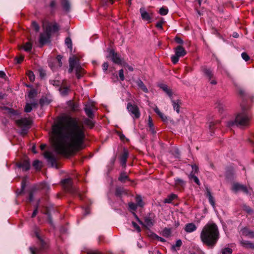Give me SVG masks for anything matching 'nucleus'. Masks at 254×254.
<instances>
[{
    "mask_svg": "<svg viewBox=\"0 0 254 254\" xmlns=\"http://www.w3.org/2000/svg\"><path fill=\"white\" fill-rule=\"evenodd\" d=\"M85 138V128L76 118L64 117L52 126L51 139L58 154L70 155L80 150Z\"/></svg>",
    "mask_w": 254,
    "mask_h": 254,
    "instance_id": "obj_1",
    "label": "nucleus"
},
{
    "mask_svg": "<svg viewBox=\"0 0 254 254\" xmlns=\"http://www.w3.org/2000/svg\"><path fill=\"white\" fill-rule=\"evenodd\" d=\"M200 238L203 244L208 246L214 247L219 238L217 226L213 222L206 224L202 229Z\"/></svg>",
    "mask_w": 254,
    "mask_h": 254,
    "instance_id": "obj_2",
    "label": "nucleus"
},
{
    "mask_svg": "<svg viewBox=\"0 0 254 254\" xmlns=\"http://www.w3.org/2000/svg\"><path fill=\"white\" fill-rule=\"evenodd\" d=\"M242 111L236 116L235 121H230L227 123V126L231 127L234 125L240 127H246L250 125L251 116L248 112L249 107L241 105Z\"/></svg>",
    "mask_w": 254,
    "mask_h": 254,
    "instance_id": "obj_3",
    "label": "nucleus"
},
{
    "mask_svg": "<svg viewBox=\"0 0 254 254\" xmlns=\"http://www.w3.org/2000/svg\"><path fill=\"white\" fill-rule=\"evenodd\" d=\"M44 32L40 36L39 42L43 45L49 42L52 32H56L59 30V27L57 24L53 25L50 24L43 25Z\"/></svg>",
    "mask_w": 254,
    "mask_h": 254,
    "instance_id": "obj_4",
    "label": "nucleus"
},
{
    "mask_svg": "<svg viewBox=\"0 0 254 254\" xmlns=\"http://www.w3.org/2000/svg\"><path fill=\"white\" fill-rule=\"evenodd\" d=\"M69 73H71L73 70L75 69L77 77L80 78L84 74V70L80 66L78 58L75 56L70 57L69 59Z\"/></svg>",
    "mask_w": 254,
    "mask_h": 254,
    "instance_id": "obj_5",
    "label": "nucleus"
},
{
    "mask_svg": "<svg viewBox=\"0 0 254 254\" xmlns=\"http://www.w3.org/2000/svg\"><path fill=\"white\" fill-rule=\"evenodd\" d=\"M16 125L21 128L20 134L25 135L31 125V120L27 118H22L15 121Z\"/></svg>",
    "mask_w": 254,
    "mask_h": 254,
    "instance_id": "obj_6",
    "label": "nucleus"
},
{
    "mask_svg": "<svg viewBox=\"0 0 254 254\" xmlns=\"http://www.w3.org/2000/svg\"><path fill=\"white\" fill-rule=\"evenodd\" d=\"M175 54L171 56V61L174 64L178 63L179 58L184 56L186 52L184 48L181 46H177L175 50Z\"/></svg>",
    "mask_w": 254,
    "mask_h": 254,
    "instance_id": "obj_7",
    "label": "nucleus"
},
{
    "mask_svg": "<svg viewBox=\"0 0 254 254\" xmlns=\"http://www.w3.org/2000/svg\"><path fill=\"white\" fill-rule=\"evenodd\" d=\"M36 236L40 241V244L41 245L40 248L39 249L35 248V247H30L29 250L30 251L31 254H40L42 250L46 248V243L43 241V240L40 238L39 232L36 230L35 232Z\"/></svg>",
    "mask_w": 254,
    "mask_h": 254,
    "instance_id": "obj_8",
    "label": "nucleus"
},
{
    "mask_svg": "<svg viewBox=\"0 0 254 254\" xmlns=\"http://www.w3.org/2000/svg\"><path fill=\"white\" fill-rule=\"evenodd\" d=\"M64 190L71 193L76 191V189L72 186V180L70 179H64L62 182Z\"/></svg>",
    "mask_w": 254,
    "mask_h": 254,
    "instance_id": "obj_9",
    "label": "nucleus"
},
{
    "mask_svg": "<svg viewBox=\"0 0 254 254\" xmlns=\"http://www.w3.org/2000/svg\"><path fill=\"white\" fill-rule=\"evenodd\" d=\"M127 109L131 115L133 116V118L138 119L140 117V114L139 108L136 105L129 103L127 105Z\"/></svg>",
    "mask_w": 254,
    "mask_h": 254,
    "instance_id": "obj_10",
    "label": "nucleus"
},
{
    "mask_svg": "<svg viewBox=\"0 0 254 254\" xmlns=\"http://www.w3.org/2000/svg\"><path fill=\"white\" fill-rule=\"evenodd\" d=\"M96 110L97 109L95 107L94 104L92 102L87 103L85 105L84 108V110L87 116L91 119H92L94 117V115L93 111Z\"/></svg>",
    "mask_w": 254,
    "mask_h": 254,
    "instance_id": "obj_11",
    "label": "nucleus"
},
{
    "mask_svg": "<svg viewBox=\"0 0 254 254\" xmlns=\"http://www.w3.org/2000/svg\"><path fill=\"white\" fill-rule=\"evenodd\" d=\"M44 156L52 167L56 166V160L57 158L56 155L53 152L46 151L44 154Z\"/></svg>",
    "mask_w": 254,
    "mask_h": 254,
    "instance_id": "obj_12",
    "label": "nucleus"
},
{
    "mask_svg": "<svg viewBox=\"0 0 254 254\" xmlns=\"http://www.w3.org/2000/svg\"><path fill=\"white\" fill-rule=\"evenodd\" d=\"M109 53L108 57L110 58L115 64H122V60L121 56L118 53H116L113 50H109Z\"/></svg>",
    "mask_w": 254,
    "mask_h": 254,
    "instance_id": "obj_13",
    "label": "nucleus"
},
{
    "mask_svg": "<svg viewBox=\"0 0 254 254\" xmlns=\"http://www.w3.org/2000/svg\"><path fill=\"white\" fill-rule=\"evenodd\" d=\"M232 190L236 192L241 190L246 194H248L250 192L249 190L245 186L240 184L239 183H234L233 185Z\"/></svg>",
    "mask_w": 254,
    "mask_h": 254,
    "instance_id": "obj_14",
    "label": "nucleus"
},
{
    "mask_svg": "<svg viewBox=\"0 0 254 254\" xmlns=\"http://www.w3.org/2000/svg\"><path fill=\"white\" fill-rule=\"evenodd\" d=\"M139 11L142 19L144 21H147L148 23L151 22V14L147 12L143 7L140 8Z\"/></svg>",
    "mask_w": 254,
    "mask_h": 254,
    "instance_id": "obj_15",
    "label": "nucleus"
},
{
    "mask_svg": "<svg viewBox=\"0 0 254 254\" xmlns=\"http://www.w3.org/2000/svg\"><path fill=\"white\" fill-rule=\"evenodd\" d=\"M241 235L243 236L249 238H254V231L250 230L247 227H245L241 230Z\"/></svg>",
    "mask_w": 254,
    "mask_h": 254,
    "instance_id": "obj_16",
    "label": "nucleus"
},
{
    "mask_svg": "<svg viewBox=\"0 0 254 254\" xmlns=\"http://www.w3.org/2000/svg\"><path fill=\"white\" fill-rule=\"evenodd\" d=\"M240 243L241 246L245 249H251L254 250V243L249 241L242 239L240 241Z\"/></svg>",
    "mask_w": 254,
    "mask_h": 254,
    "instance_id": "obj_17",
    "label": "nucleus"
},
{
    "mask_svg": "<svg viewBox=\"0 0 254 254\" xmlns=\"http://www.w3.org/2000/svg\"><path fill=\"white\" fill-rule=\"evenodd\" d=\"M19 168H21L24 171L28 170L30 168V163L28 160H24L21 162L18 163L16 165Z\"/></svg>",
    "mask_w": 254,
    "mask_h": 254,
    "instance_id": "obj_18",
    "label": "nucleus"
},
{
    "mask_svg": "<svg viewBox=\"0 0 254 254\" xmlns=\"http://www.w3.org/2000/svg\"><path fill=\"white\" fill-rule=\"evenodd\" d=\"M202 70L207 79H211L214 77L213 72L210 68L203 67Z\"/></svg>",
    "mask_w": 254,
    "mask_h": 254,
    "instance_id": "obj_19",
    "label": "nucleus"
},
{
    "mask_svg": "<svg viewBox=\"0 0 254 254\" xmlns=\"http://www.w3.org/2000/svg\"><path fill=\"white\" fill-rule=\"evenodd\" d=\"M197 229L196 226L193 223H188L185 225L184 228L187 233H191L195 231Z\"/></svg>",
    "mask_w": 254,
    "mask_h": 254,
    "instance_id": "obj_20",
    "label": "nucleus"
},
{
    "mask_svg": "<svg viewBox=\"0 0 254 254\" xmlns=\"http://www.w3.org/2000/svg\"><path fill=\"white\" fill-rule=\"evenodd\" d=\"M206 196L208 197L209 201L211 205L212 206V207L214 208L215 207L214 198L212 195L210 190L208 188H206Z\"/></svg>",
    "mask_w": 254,
    "mask_h": 254,
    "instance_id": "obj_21",
    "label": "nucleus"
},
{
    "mask_svg": "<svg viewBox=\"0 0 254 254\" xmlns=\"http://www.w3.org/2000/svg\"><path fill=\"white\" fill-rule=\"evenodd\" d=\"M137 219L140 224L144 225L145 227H151L153 224L152 220L149 217L145 218L144 224H143V223L142 222H141L137 217Z\"/></svg>",
    "mask_w": 254,
    "mask_h": 254,
    "instance_id": "obj_22",
    "label": "nucleus"
},
{
    "mask_svg": "<svg viewBox=\"0 0 254 254\" xmlns=\"http://www.w3.org/2000/svg\"><path fill=\"white\" fill-rule=\"evenodd\" d=\"M175 186L177 189L183 188L185 186V182L181 179H176L175 180Z\"/></svg>",
    "mask_w": 254,
    "mask_h": 254,
    "instance_id": "obj_23",
    "label": "nucleus"
},
{
    "mask_svg": "<svg viewBox=\"0 0 254 254\" xmlns=\"http://www.w3.org/2000/svg\"><path fill=\"white\" fill-rule=\"evenodd\" d=\"M128 154L127 151V150H124V151L120 158L121 163L122 166H126V162H127V160L128 157Z\"/></svg>",
    "mask_w": 254,
    "mask_h": 254,
    "instance_id": "obj_24",
    "label": "nucleus"
},
{
    "mask_svg": "<svg viewBox=\"0 0 254 254\" xmlns=\"http://www.w3.org/2000/svg\"><path fill=\"white\" fill-rule=\"evenodd\" d=\"M170 99L172 101L174 110H175L177 113H179L180 105V101L179 100H174L173 99V97L171 98Z\"/></svg>",
    "mask_w": 254,
    "mask_h": 254,
    "instance_id": "obj_25",
    "label": "nucleus"
},
{
    "mask_svg": "<svg viewBox=\"0 0 254 254\" xmlns=\"http://www.w3.org/2000/svg\"><path fill=\"white\" fill-rule=\"evenodd\" d=\"M160 88H161L165 93H166L169 97L171 98L172 97V91L170 88L165 84H161L160 85Z\"/></svg>",
    "mask_w": 254,
    "mask_h": 254,
    "instance_id": "obj_26",
    "label": "nucleus"
},
{
    "mask_svg": "<svg viewBox=\"0 0 254 254\" xmlns=\"http://www.w3.org/2000/svg\"><path fill=\"white\" fill-rule=\"evenodd\" d=\"M5 113L8 114L11 117L18 115L19 114L17 111H15L13 109L8 108L5 109Z\"/></svg>",
    "mask_w": 254,
    "mask_h": 254,
    "instance_id": "obj_27",
    "label": "nucleus"
},
{
    "mask_svg": "<svg viewBox=\"0 0 254 254\" xmlns=\"http://www.w3.org/2000/svg\"><path fill=\"white\" fill-rule=\"evenodd\" d=\"M62 5L64 10L68 11L70 8V4L68 0H62Z\"/></svg>",
    "mask_w": 254,
    "mask_h": 254,
    "instance_id": "obj_28",
    "label": "nucleus"
},
{
    "mask_svg": "<svg viewBox=\"0 0 254 254\" xmlns=\"http://www.w3.org/2000/svg\"><path fill=\"white\" fill-rule=\"evenodd\" d=\"M136 84L138 85V86L144 92L147 93L148 92V89L145 86V85L144 84L143 82L140 80L138 79L136 81Z\"/></svg>",
    "mask_w": 254,
    "mask_h": 254,
    "instance_id": "obj_29",
    "label": "nucleus"
},
{
    "mask_svg": "<svg viewBox=\"0 0 254 254\" xmlns=\"http://www.w3.org/2000/svg\"><path fill=\"white\" fill-rule=\"evenodd\" d=\"M154 112L159 116V117L164 122L167 120V117L161 113L157 107H156L154 109Z\"/></svg>",
    "mask_w": 254,
    "mask_h": 254,
    "instance_id": "obj_30",
    "label": "nucleus"
},
{
    "mask_svg": "<svg viewBox=\"0 0 254 254\" xmlns=\"http://www.w3.org/2000/svg\"><path fill=\"white\" fill-rule=\"evenodd\" d=\"M177 196L175 194H171L169 195H168L164 200V202L165 203H171L172 200L175 199L176 198H177Z\"/></svg>",
    "mask_w": 254,
    "mask_h": 254,
    "instance_id": "obj_31",
    "label": "nucleus"
},
{
    "mask_svg": "<svg viewBox=\"0 0 254 254\" xmlns=\"http://www.w3.org/2000/svg\"><path fill=\"white\" fill-rule=\"evenodd\" d=\"M137 206H138V205L136 204H135L134 203H132V202H130V203H128V207H129V210L131 211H132L133 212V215L137 218V216L135 214V213L134 212V211L136 210V208H137Z\"/></svg>",
    "mask_w": 254,
    "mask_h": 254,
    "instance_id": "obj_32",
    "label": "nucleus"
},
{
    "mask_svg": "<svg viewBox=\"0 0 254 254\" xmlns=\"http://www.w3.org/2000/svg\"><path fill=\"white\" fill-rule=\"evenodd\" d=\"M189 178L190 180H193V181L198 185H200V183L199 182V180L198 178L194 175V174H192V173H191L190 175L189 176Z\"/></svg>",
    "mask_w": 254,
    "mask_h": 254,
    "instance_id": "obj_33",
    "label": "nucleus"
},
{
    "mask_svg": "<svg viewBox=\"0 0 254 254\" xmlns=\"http://www.w3.org/2000/svg\"><path fill=\"white\" fill-rule=\"evenodd\" d=\"M84 124L90 128H93L94 126V123L93 121L89 119H86L84 121Z\"/></svg>",
    "mask_w": 254,
    "mask_h": 254,
    "instance_id": "obj_34",
    "label": "nucleus"
},
{
    "mask_svg": "<svg viewBox=\"0 0 254 254\" xmlns=\"http://www.w3.org/2000/svg\"><path fill=\"white\" fill-rule=\"evenodd\" d=\"M69 88L68 87H62L60 88V91L62 95H66L68 94Z\"/></svg>",
    "mask_w": 254,
    "mask_h": 254,
    "instance_id": "obj_35",
    "label": "nucleus"
},
{
    "mask_svg": "<svg viewBox=\"0 0 254 254\" xmlns=\"http://www.w3.org/2000/svg\"><path fill=\"white\" fill-rule=\"evenodd\" d=\"M135 200L138 206L142 207L144 205V203L140 196L137 195L135 197Z\"/></svg>",
    "mask_w": 254,
    "mask_h": 254,
    "instance_id": "obj_36",
    "label": "nucleus"
},
{
    "mask_svg": "<svg viewBox=\"0 0 254 254\" xmlns=\"http://www.w3.org/2000/svg\"><path fill=\"white\" fill-rule=\"evenodd\" d=\"M127 179L128 176L125 173H121L120 177L119 178V181L122 182H125Z\"/></svg>",
    "mask_w": 254,
    "mask_h": 254,
    "instance_id": "obj_37",
    "label": "nucleus"
},
{
    "mask_svg": "<svg viewBox=\"0 0 254 254\" xmlns=\"http://www.w3.org/2000/svg\"><path fill=\"white\" fill-rule=\"evenodd\" d=\"M32 45L29 42H27L23 46L24 50L26 52H29L31 50Z\"/></svg>",
    "mask_w": 254,
    "mask_h": 254,
    "instance_id": "obj_38",
    "label": "nucleus"
},
{
    "mask_svg": "<svg viewBox=\"0 0 254 254\" xmlns=\"http://www.w3.org/2000/svg\"><path fill=\"white\" fill-rule=\"evenodd\" d=\"M27 75L31 81H33L35 80V76L33 72L31 71H28Z\"/></svg>",
    "mask_w": 254,
    "mask_h": 254,
    "instance_id": "obj_39",
    "label": "nucleus"
},
{
    "mask_svg": "<svg viewBox=\"0 0 254 254\" xmlns=\"http://www.w3.org/2000/svg\"><path fill=\"white\" fill-rule=\"evenodd\" d=\"M65 43L68 48H72V41L69 37H67L65 40Z\"/></svg>",
    "mask_w": 254,
    "mask_h": 254,
    "instance_id": "obj_40",
    "label": "nucleus"
},
{
    "mask_svg": "<svg viewBox=\"0 0 254 254\" xmlns=\"http://www.w3.org/2000/svg\"><path fill=\"white\" fill-rule=\"evenodd\" d=\"M222 254H232V250L229 248H225L222 250Z\"/></svg>",
    "mask_w": 254,
    "mask_h": 254,
    "instance_id": "obj_41",
    "label": "nucleus"
},
{
    "mask_svg": "<svg viewBox=\"0 0 254 254\" xmlns=\"http://www.w3.org/2000/svg\"><path fill=\"white\" fill-rule=\"evenodd\" d=\"M32 109V105L29 103H27L24 108V111L26 113H29Z\"/></svg>",
    "mask_w": 254,
    "mask_h": 254,
    "instance_id": "obj_42",
    "label": "nucleus"
},
{
    "mask_svg": "<svg viewBox=\"0 0 254 254\" xmlns=\"http://www.w3.org/2000/svg\"><path fill=\"white\" fill-rule=\"evenodd\" d=\"M41 162L39 160H35L33 163V167L36 169H40L41 166H40Z\"/></svg>",
    "mask_w": 254,
    "mask_h": 254,
    "instance_id": "obj_43",
    "label": "nucleus"
},
{
    "mask_svg": "<svg viewBox=\"0 0 254 254\" xmlns=\"http://www.w3.org/2000/svg\"><path fill=\"white\" fill-rule=\"evenodd\" d=\"M168 12V10L164 7H161L159 10V13L162 15H165Z\"/></svg>",
    "mask_w": 254,
    "mask_h": 254,
    "instance_id": "obj_44",
    "label": "nucleus"
},
{
    "mask_svg": "<svg viewBox=\"0 0 254 254\" xmlns=\"http://www.w3.org/2000/svg\"><path fill=\"white\" fill-rule=\"evenodd\" d=\"M31 25H32V26L33 28V29L36 32H38L39 31V26L38 24L35 21H33L32 22Z\"/></svg>",
    "mask_w": 254,
    "mask_h": 254,
    "instance_id": "obj_45",
    "label": "nucleus"
},
{
    "mask_svg": "<svg viewBox=\"0 0 254 254\" xmlns=\"http://www.w3.org/2000/svg\"><path fill=\"white\" fill-rule=\"evenodd\" d=\"M124 192V190L123 188H119L116 189V194L117 195H121Z\"/></svg>",
    "mask_w": 254,
    "mask_h": 254,
    "instance_id": "obj_46",
    "label": "nucleus"
},
{
    "mask_svg": "<svg viewBox=\"0 0 254 254\" xmlns=\"http://www.w3.org/2000/svg\"><path fill=\"white\" fill-rule=\"evenodd\" d=\"M242 57L245 61L247 62L250 60V57L249 55L245 52L242 53Z\"/></svg>",
    "mask_w": 254,
    "mask_h": 254,
    "instance_id": "obj_47",
    "label": "nucleus"
},
{
    "mask_svg": "<svg viewBox=\"0 0 254 254\" xmlns=\"http://www.w3.org/2000/svg\"><path fill=\"white\" fill-rule=\"evenodd\" d=\"M119 77L120 78V79L122 81L124 80L125 77H124V70H123V69H120L119 70Z\"/></svg>",
    "mask_w": 254,
    "mask_h": 254,
    "instance_id": "obj_48",
    "label": "nucleus"
},
{
    "mask_svg": "<svg viewBox=\"0 0 254 254\" xmlns=\"http://www.w3.org/2000/svg\"><path fill=\"white\" fill-rule=\"evenodd\" d=\"M182 245V241L181 240H178L176 241L175 245L174 246H172V248L173 249H175V247L179 248Z\"/></svg>",
    "mask_w": 254,
    "mask_h": 254,
    "instance_id": "obj_49",
    "label": "nucleus"
},
{
    "mask_svg": "<svg viewBox=\"0 0 254 254\" xmlns=\"http://www.w3.org/2000/svg\"><path fill=\"white\" fill-rule=\"evenodd\" d=\"M62 57L60 55H58L57 57V61L58 63L59 67H61L62 65Z\"/></svg>",
    "mask_w": 254,
    "mask_h": 254,
    "instance_id": "obj_50",
    "label": "nucleus"
},
{
    "mask_svg": "<svg viewBox=\"0 0 254 254\" xmlns=\"http://www.w3.org/2000/svg\"><path fill=\"white\" fill-rule=\"evenodd\" d=\"M23 59L24 57L23 56H20L19 57H16L15 58L17 64H20L22 61H23Z\"/></svg>",
    "mask_w": 254,
    "mask_h": 254,
    "instance_id": "obj_51",
    "label": "nucleus"
},
{
    "mask_svg": "<svg viewBox=\"0 0 254 254\" xmlns=\"http://www.w3.org/2000/svg\"><path fill=\"white\" fill-rule=\"evenodd\" d=\"M132 225L133 228L138 232H139L140 231V228L139 226L134 222H132Z\"/></svg>",
    "mask_w": 254,
    "mask_h": 254,
    "instance_id": "obj_52",
    "label": "nucleus"
},
{
    "mask_svg": "<svg viewBox=\"0 0 254 254\" xmlns=\"http://www.w3.org/2000/svg\"><path fill=\"white\" fill-rule=\"evenodd\" d=\"M192 167V172L191 173H192V174H195L197 173L198 168L197 166L193 165L191 166Z\"/></svg>",
    "mask_w": 254,
    "mask_h": 254,
    "instance_id": "obj_53",
    "label": "nucleus"
},
{
    "mask_svg": "<svg viewBox=\"0 0 254 254\" xmlns=\"http://www.w3.org/2000/svg\"><path fill=\"white\" fill-rule=\"evenodd\" d=\"M36 94V93L35 90H31L29 93L28 96L29 98H32L35 96Z\"/></svg>",
    "mask_w": 254,
    "mask_h": 254,
    "instance_id": "obj_54",
    "label": "nucleus"
},
{
    "mask_svg": "<svg viewBox=\"0 0 254 254\" xmlns=\"http://www.w3.org/2000/svg\"><path fill=\"white\" fill-rule=\"evenodd\" d=\"M163 234L165 236H168L171 233V231L169 229L165 228L163 231Z\"/></svg>",
    "mask_w": 254,
    "mask_h": 254,
    "instance_id": "obj_55",
    "label": "nucleus"
},
{
    "mask_svg": "<svg viewBox=\"0 0 254 254\" xmlns=\"http://www.w3.org/2000/svg\"><path fill=\"white\" fill-rule=\"evenodd\" d=\"M208 80L210 82V83L212 85H216L217 83L215 77H213V78H211V79H208Z\"/></svg>",
    "mask_w": 254,
    "mask_h": 254,
    "instance_id": "obj_56",
    "label": "nucleus"
},
{
    "mask_svg": "<svg viewBox=\"0 0 254 254\" xmlns=\"http://www.w3.org/2000/svg\"><path fill=\"white\" fill-rule=\"evenodd\" d=\"M51 84H52L53 85L56 86H60L61 83L58 80H52L51 81Z\"/></svg>",
    "mask_w": 254,
    "mask_h": 254,
    "instance_id": "obj_57",
    "label": "nucleus"
},
{
    "mask_svg": "<svg viewBox=\"0 0 254 254\" xmlns=\"http://www.w3.org/2000/svg\"><path fill=\"white\" fill-rule=\"evenodd\" d=\"M162 24H163V22L162 21H160L156 23V27L158 29H162Z\"/></svg>",
    "mask_w": 254,
    "mask_h": 254,
    "instance_id": "obj_58",
    "label": "nucleus"
},
{
    "mask_svg": "<svg viewBox=\"0 0 254 254\" xmlns=\"http://www.w3.org/2000/svg\"><path fill=\"white\" fill-rule=\"evenodd\" d=\"M148 126L149 127H154L152 119L150 116L148 117Z\"/></svg>",
    "mask_w": 254,
    "mask_h": 254,
    "instance_id": "obj_59",
    "label": "nucleus"
},
{
    "mask_svg": "<svg viewBox=\"0 0 254 254\" xmlns=\"http://www.w3.org/2000/svg\"><path fill=\"white\" fill-rule=\"evenodd\" d=\"M108 63L107 62L104 63L102 65L103 70H104L105 71H106L108 69Z\"/></svg>",
    "mask_w": 254,
    "mask_h": 254,
    "instance_id": "obj_60",
    "label": "nucleus"
},
{
    "mask_svg": "<svg viewBox=\"0 0 254 254\" xmlns=\"http://www.w3.org/2000/svg\"><path fill=\"white\" fill-rule=\"evenodd\" d=\"M87 254H102L101 253H100L99 251L97 250H94L90 251Z\"/></svg>",
    "mask_w": 254,
    "mask_h": 254,
    "instance_id": "obj_61",
    "label": "nucleus"
},
{
    "mask_svg": "<svg viewBox=\"0 0 254 254\" xmlns=\"http://www.w3.org/2000/svg\"><path fill=\"white\" fill-rule=\"evenodd\" d=\"M175 41L178 44H183V40L179 37H176Z\"/></svg>",
    "mask_w": 254,
    "mask_h": 254,
    "instance_id": "obj_62",
    "label": "nucleus"
},
{
    "mask_svg": "<svg viewBox=\"0 0 254 254\" xmlns=\"http://www.w3.org/2000/svg\"><path fill=\"white\" fill-rule=\"evenodd\" d=\"M149 131L151 132V133L154 134L155 133V131L154 128V127H149Z\"/></svg>",
    "mask_w": 254,
    "mask_h": 254,
    "instance_id": "obj_63",
    "label": "nucleus"
},
{
    "mask_svg": "<svg viewBox=\"0 0 254 254\" xmlns=\"http://www.w3.org/2000/svg\"><path fill=\"white\" fill-rule=\"evenodd\" d=\"M37 213V208H36L32 214V217H34Z\"/></svg>",
    "mask_w": 254,
    "mask_h": 254,
    "instance_id": "obj_64",
    "label": "nucleus"
}]
</instances>
